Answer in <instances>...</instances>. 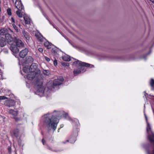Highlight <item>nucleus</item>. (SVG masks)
<instances>
[{"label": "nucleus", "instance_id": "16", "mask_svg": "<svg viewBox=\"0 0 154 154\" xmlns=\"http://www.w3.org/2000/svg\"><path fill=\"white\" fill-rule=\"evenodd\" d=\"M8 112L9 114L15 116H17L18 114V111H15L12 109H9Z\"/></svg>", "mask_w": 154, "mask_h": 154}, {"label": "nucleus", "instance_id": "28", "mask_svg": "<svg viewBox=\"0 0 154 154\" xmlns=\"http://www.w3.org/2000/svg\"><path fill=\"white\" fill-rule=\"evenodd\" d=\"M12 26L14 28V29L17 32H18V28L13 23L12 24Z\"/></svg>", "mask_w": 154, "mask_h": 154}, {"label": "nucleus", "instance_id": "29", "mask_svg": "<svg viewBox=\"0 0 154 154\" xmlns=\"http://www.w3.org/2000/svg\"><path fill=\"white\" fill-rule=\"evenodd\" d=\"M28 69L26 67H24L23 69V70L24 72L27 73L28 72Z\"/></svg>", "mask_w": 154, "mask_h": 154}, {"label": "nucleus", "instance_id": "41", "mask_svg": "<svg viewBox=\"0 0 154 154\" xmlns=\"http://www.w3.org/2000/svg\"><path fill=\"white\" fill-rule=\"evenodd\" d=\"M2 79V75L1 74H0V79Z\"/></svg>", "mask_w": 154, "mask_h": 154}, {"label": "nucleus", "instance_id": "6", "mask_svg": "<svg viewBox=\"0 0 154 154\" xmlns=\"http://www.w3.org/2000/svg\"><path fill=\"white\" fill-rule=\"evenodd\" d=\"M14 40L16 44V46L17 47L21 48L24 47V44L21 40L17 39L16 37L14 38Z\"/></svg>", "mask_w": 154, "mask_h": 154}, {"label": "nucleus", "instance_id": "13", "mask_svg": "<svg viewBox=\"0 0 154 154\" xmlns=\"http://www.w3.org/2000/svg\"><path fill=\"white\" fill-rule=\"evenodd\" d=\"M6 41L3 37H0V46L3 47L6 44Z\"/></svg>", "mask_w": 154, "mask_h": 154}, {"label": "nucleus", "instance_id": "14", "mask_svg": "<svg viewBox=\"0 0 154 154\" xmlns=\"http://www.w3.org/2000/svg\"><path fill=\"white\" fill-rule=\"evenodd\" d=\"M8 33H9L8 30L6 28H3L0 30V35H5Z\"/></svg>", "mask_w": 154, "mask_h": 154}, {"label": "nucleus", "instance_id": "36", "mask_svg": "<svg viewBox=\"0 0 154 154\" xmlns=\"http://www.w3.org/2000/svg\"><path fill=\"white\" fill-rule=\"evenodd\" d=\"M45 60L47 61L48 62L50 61V59L48 57H47L45 56Z\"/></svg>", "mask_w": 154, "mask_h": 154}, {"label": "nucleus", "instance_id": "10", "mask_svg": "<svg viewBox=\"0 0 154 154\" xmlns=\"http://www.w3.org/2000/svg\"><path fill=\"white\" fill-rule=\"evenodd\" d=\"M28 52V50L27 48L21 51L19 53V56L21 58L24 57L27 54Z\"/></svg>", "mask_w": 154, "mask_h": 154}, {"label": "nucleus", "instance_id": "12", "mask_svg": "<svg viewBox=\"0 0 154 154\" xmlns=\"http://www.w3.org/2000/svg\"><path fill=\"white\" fill-rule=\"evenodd\" d=\"M35 36L37 39L40 42H42L44 41V40L45 39V38H44L40 33H35Z\"/></svg>", "mask_w": 154, "mask_h": 154}, {"label": "nucleus", "instance_id": "11", "mask_svg": "<svg viewBox=\"0 0 154 154\" xmlns=\"http://www.w3.org/2000/svg\"><path fill=\"white\" fill-rule=\"evenodd\" d=\"M5 104L6 106L9 107H11L14 106L15 105V102L13 100H11L6 101Z\"/></svg>", "mask_w": 154, "mask_h": 154}, {"label": "nucleus", "instance_id": "33", "mask_svg": "<svg viewBox=\"0 0 154 154\" xmlns=\"http://www.w3.org/2000/svg\"><path fill=\"white\" fill-rule=\"evenodd\" d=\"M63 116L65 118H67L68 117V114L67 113H66L63 114Z\"/></svg>", "mask_w": 154, "mask_h": 154}, {"label": "nucleus", "instance_id": "19", "mask_svg": "<svg viewBox=\"0 0 154 154\" xmlns=\"http://www.w3.org/2000/svg\"><path fill=\"white\" fill-rule=\"evenodd\" d=\"M44 46L48 49H50L51 48L52 44L48 41H46L44 43Z\"/></svg>", "mask_w": 154, "mask_h": 154}, {"label": "nucleus", "instance_id": "27", "mask_svg": "<svg viewBox=\"0 0 154 154\" xmlns=\"http://www.w3.org/2000/svg\"><path fill=\"white\" fill-rule=\"evenodd\" d=\"M7 14H8L10 16L11 15V8H8L7 9Z\"/></svg>", "mask_w": 154, "mask_h": 154}, {"label": "nucleus", "instance_id": "8", "mask_svg": "<svg viewBox=\"0 0 154 154\" xmlns=\"http://www.w3.org/2000/svg\"><path fill=\"white\" fill-rule=\"evenodd\" d=\"M37 65L35 63H33L30 66V68L29 69V72H32L35 73L37 72L38 70H36L37 69Z\"/></svg>", "mask_w": 154, "mask_h": 154}, {"label": "nucleus", "instance_id": "31", "mask_svg": "<svg viewBox=\"0 0 154 154\" xmlns=\"http://www.w3.org/2000/svg\"><path fill=\"white\" fill-rule=\"evenodd\" d=\"M10 20L12 23H13L14 24L15 23V20L14 18L13 17H11L10 19Z\"/></svg>", "mask_w": 154, "mask_h": 154}, {"label": "nucleus", "instance_id": "25", "mask_svg": "<svg viewBox=\"0 0 154 154\" xmlns=\"http://www.w3.org/2000/svg\"><path fill=\"white\" fill-rule=\"evenodd\" d=\"M150 84L152 89H154V80L152 79L150 81Z\"/></svg>", "mask_w": 154, "mask_h": 154}, {"label": "nucleus", "instance_id": "22", "mask_svg": "<svg viewBox=\"0 0 154 154\" xmlns=\"http://www.w3.org/2000/svg\"><path fill=\"white\" fill-rule=\"evenodd\" d=\"M43 74L45 75L49 76L50 75V72L49 70H43Z\"/></svg>", "mask_w": 154, "mask_h": 154}, {"label": "nucleus", "instance_id": "1", "mask_svg": "<svg viewBox=\"0 0 154 154\" xmlns=\"http://www.w3.org/2000/svg\"><path fill=\"white\" fill-rule=\"evenodd\" d=\"M56 112L55 110L53 113H48L44 115L42 117L43 122L46 125L48 131L52 129L54 131H55L59 122V120L57 118L59 116V115L54 114Z\"/></svg>", "mask_w": 154, "mask_h": 154}, {"label": "nucleus", "instance_id": "42", "mask_svg": "<svg viewBox=\"0 0 154 154\" xmlns=\"http://www.w3.org/2000/svg\"><path fill=\"white\" fill-rule=\"evenodd\" d=\"M47 148L48 149H49L51 150H52L51 148L49 146H48Z\"/></svg>", "mask_w": 154, "mask_h": 154}, {"label": "nucleus", "instance_id": "21", "mask_svg": "<svg viewBox=\"0 0 154 154\" xmlns=\"http://www.w3.org/2000/svg\"><path fill=\"white\" fill-rule=\"evenodd\" d=\"M76 140V138L75 137L71 138L69 140H67L66 141L63 142L65 143L66 142H69L71 143H74Z\"/></svg>", "mask_w": 154, "mask_h": 154}, {"label": "nucleus", "instance_id": "3", "mask_svg": "<svg viewBox=\"0 0 154 154\" xmlns=\"http://www.w3.org/2000/svg\"><path fill=\"white\" fill-rule=\"evenodd\" d=\"M63 81V77H60L59 78L55 79L53 81L52 86L50 87L49 86V83L48 84V87L47 88H45V89L43 88V90L44 91V93H42V94H45L46 92H50L51 90H52L53 89L55 88L56 86L62 84V82Z\"/></svg>", "mask_w": 154, "mask_h": 154}, {"label": "nucleus", "instance_id": "26", "mask_svg": "<svg viewBox=\"0 0 154 154\" xmlns=\"http://www.w3.org/2000/svg\"><path fill=\"white\" fill-rule=\"evenodd\" d=\"M58 51V49L56 48H52L51 50V52L55 54H57Z\"/></svg>", "mask_w": 154, "mask_h": 154}, {"label": "nucleus", "instance_id": "24", "mask_svg": "<svg viewBox=\"0 0 154 154\" xmlns=\"http://www.w3.org/2000/svg\"><path fill=\"white\" fill-rule=\"evenodd\" d=\"M81 72V71L79 69H76L75 70H74L73 71V73L74 75L75 76L79 73H80Z\"/></svg>", "mask_w": 154, "mask_h": 154}, {"label": "nucleus", "instance_id": "7", "mask_svg": "<svg viewBox=\"0 0 154 154\" xmlns=\"http://www.w3.org/2000/svg\"><path fill=\"white\" fill-rule=\"evenodd\" d=\"M5 38L6 41L10 44H12L14 43L13 38L11 35L8 33L5 35Z\"/></svg>", "mask_w": 154, "mask_h": 154}, {"label": "nucleus", "instance_id": "2", "mask_svg": "<svg viewBox=\"0 0 154 154\" xmlns=\"http://www.w3.org/2000/svg\"><path fill=\"white\" fill-rule=\"evenodd\" d=\"M27 78L29 80H32L34 79L35 81V86L37 89V91L41 93L44 92L42 86L43 80L42 75L40 74V70H38L35 73L29 72L27 75Z\"/></svg>", "mask_w": 154, "mask_h": 154}, {"label": "nucleus", "instance_id": "9", "mask_svg": "<svg viewBox=\"0 0 154 154\" xmlns=\"http://www.w3.org/2000/svg\"><path fill=\"white\" fill-rule=\"evenodd\" d=\"M11 45L10 48L11 51L14 53H17L19 52V50L17 46L15 45L10 44Z\"/></svg>", "mask_w": 154, "mask_h": 154}, {"label": "nucleus", "instance_id": "18", "mask_svg": "<svg viewBox=\"0 0 154 154\" xmlns=\"http://www.w3.org/2000/svg\"><path fill=\"white\" fill-rule=\"evenodd\" d=\"M23 34L26 40L29 41L30 39L29 34L25 31H23Z\"/></svg>", "mask_w": 154, "mask_h": 154}, {"label": "nucleus", "instance_id": "40", "mask_svg": "<svg viewBox=\"0 0 154 154\" xmlns=\"http://www.w3.org/2000/svg\"><path fill=\"white\" fill-rule=\"evenodd\" d=\"M74 121L75 122H76V123H77V122H79L78 120L77 119H74Z\"/></svg>", "mask_w": 154, "mask_h": 154}, {"label": "nucleus", "instance_id": "44", "mask_svg": "<svg viewBox=\"0 0 154 154\" xmlns=\"http://www.w3.org/2000/svg\"><path fill=\"white\" fill-rule=\"evenodd\" d=\"M10 31L11 32H13V31L10 29H9Z\"/></svg>", "mask_w": 154, "mask_h": 154}, {"label": "nucleus", "instance_id": "35", "mask_svg": "<svg viewBox=\"0 0 154 154\" xmlns=\"http://www.w3.org/2000/svg\"><path fill=\"white\" fill-rule=\"evenodd\" d=\"M38 51L40 52H42L43 51V49L42 48H40L38 49Z\"/></svg>", "mask_w": 154, "mask_h": 154}, {"label": "nucleus", "instance_id": "32", "mask_svg": "<svg viewBox=\"0 0 154 154\" xmlns=\"http://www.w3.org/2000/svg\"><path fill=\"white\" fill-rule=\"evenodd\" d=\"M14 118L15 119V120L16 121V122H18V121H19L20 120V119L19 118H18V117H14Z\"/></svg>", "mask_w": 154, "mask_h": 154}, {"label": "nucleus", "instance_id": "37", "mask_svg": "<svg viewBox=\"0 0 154 154\" xmlns=\"http://www.w3.org/2000/svg\"><path fill=\"white\" fill-rule=\"evenodd\" d=\"M42 142L43 145H45L46 144V141L44 139H42Z\"/></svg>", "mask_w": 154, "mask_h": 154}, {"label": "nucleus", "instance_id": "17", "mask_svg": "<svg viewBox=\"0 0 154 154\" xmlns=\"http://www.w3.org/2000/svg\"><path fill=\"white\" fill-rule=\"evenodd\" d=\"M33 59L32 57L29 56L26 58V60L25 61L26 63H32L33 62Z\"/></svg>", "mask_w": 154, "mask_h": 154}, {"label": "nucleus", "instance_id": "30", "mask_svg": "<svg viewBox=\"0 0 154 154\" xmlns=\"http://www.w3.org/2000/svg\"><path fill=\"white\" fill-rule=\"evenodd\" d=\"M7 98L4 96H0V101L1 100H5L7 99Z\"/></svg>", "mask_w": 154, "mask_h": 154}, {"label": "nucleus", "instance_id": "39", "mask_svg": "<svg viewBox=\"0 0 154 154\" xmlns=\"http://www.w3.org/2000/svg\"><path fill=\"white\" fill-rule=\"evenodd\" d=\"M1 117L3 119V121H5V116H1Z\"/></svg>", "mask_w": 154, "mask_h": 154}, {"label": "nucleus", "instance_id": "34", "mask_svg": "<svg viewBox=\"0 0 154 154\" xmlns=\"http://www.w3.org/2000/svg\"><path fill=\"white\" fill-rule=\"evenodd\" d=\"M8 152L9 153H11V146H8Z\"/></svg>", "mask_w": 154, "mask_h": 154}, {"label": "nucleus", "instance_id": "45", "mask_svg": "<svg viewBox=\"0 0 154 154\" xmlns=\"http://www.w3.org/2000/svg\"><path fill=\"white\" fill-rule=\"evenodd\" d=\"M58 112V113H57V114H59V113L60 112Z\"/></svg>", "mask_w": 154, "mask_h": 154}, {"label": "nucleus", "instance_id": "43", "mask_svg": "<svg viewBox=\"0 0 154 154\" xmlns=\"http://www.w3.org/2000/svg\"><path fill=\"white\" fill-rule=\"evenodd\" d=\"M154 4V0H150Z\"/></svg>", "mask_w": 154, "mask_h": 154}, {"label": "nucleus", "instance_id": "38", "mask_svg": "<svg viewBox=\"0 0 154 154\" xmlns=\"http://www.w3.org/2000/svg\"><path fill=\"white\" fill-rule=\"evenodd\" d=\"M54 63L55 66H57V60L55 59V60L54 61Z\"/></svg>", "mask_w": 154, "mask_h": 154}, {"label": "nucleus", "instance_id": "20", "mask_svg": "<svg viewBox=\"0 0 154 154\" xmlns=\"http://www.w3.org/2000/svg\"><path fill=\"white\" fill-rule=\"evenodd\" d=\"M62 59L63 60L66 61H69L71 60L70 57L67 55L63 56Z\"/></svg>", "mask_w": 154, "mask_h": 154}, {"label": "nucleus", "instance_id": "5", "mask_svg": "<svg viewBox=\"0 0 154 154\" xmlns=\"http://www.w3.org/2000/svg\"><path fill=\"white\" fill-rule=\"evenodd\" d=\"M73 64L79 69H80L82 71H83L84 70V66L88 67H90V66H91V68L94 67V66L92 65H91L88 63L82 62L78 60L74 62Z\"/></svg>", "mask_w": 154, "mask_h": 154}, {"label": "nucleus", "instance_id": "4", "mask_svg": "<svg viewBox=\"0 0 154 154\" xmlns=\"http://www.w3.org/2000/svg\"><path fill=\"white\" fill-rule=\"evenodd\" d=\"M15 5L18 9L16 12V14L19 17H22L24 16L25 13L24 7L21 0L16 1Z\"/></svg>", "mask_w": 154, "mask_h": 154}, {"label": "nucleus", "instance_id": "15", "mask_svg": "<svg viewBox=\"0 0 154 154\" xmlns=\"http://www.w3.org/2000/svg\"><path fill=\"white\" fill-rule=\"evenodd\" d=\"M23 18L25 21L26 24H30L31 23V20L30 18L28 17L27 16H24Z\"/></svg>", "mask_w": 154, "mask_h": 154}, {"label": "nucleus", "instance_id": "23", "mask_svg": "<svg viewBox=\"0 0 154 154\" xmlns=\"http://www.w3.org/2000/svg\"><path fill=\"white\" fill-rule=\"evenodd\" d=\"M19 131V130L18 129H15L14 130V134L16 137H17L18 136Z\"/></svg>", "mask_w": 154, "mask_h": 154}]
</instances>
